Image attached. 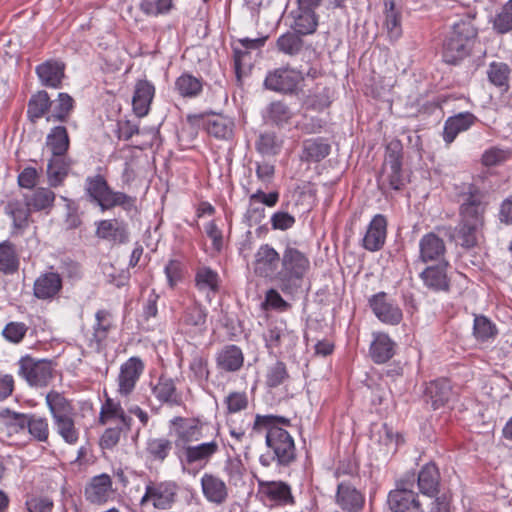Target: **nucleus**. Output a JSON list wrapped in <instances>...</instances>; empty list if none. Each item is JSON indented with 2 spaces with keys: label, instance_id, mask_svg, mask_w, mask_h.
I'll list each match as a JSON object with an SVG mask.
<instances>
[{
  "label": "nucleus",
  "instance_id": "obj_61",
  "mask_svg": "<svg viewBox=\"0 0 512 512\" xmlns=\"http://www.w3.org/2000/svg\"><path fill=\"white\" fill-rule=\"evenodd\" d=\"M509 72L510 70L507 64L493 62L489 65L487 74L492 84L498 87H504L507 86Z\"/></svg>",
  "mask_w": 512,
  "mask_h": 512
},
{
  "label": "nucleus",
  "instance_id": "obj_9",
  "mask_svg": "<svg viewBox=\"0 0 512 512\" xmlns=\"http://www.w3.org/2000/svg\"><path fill=\"white\" fill-rule=\"evenodd\" d=\"M178 485L173 481H149L145 487V493L140 500V505L151 501L156 509H170L176 501Z\"/></svg>",
  "mask_w": 512,
  "mask_h": 512
},
{
  "label": "nucleus",
  "instance_id": "obj_4",
  "mask_svg": "<svg viewBox=\"0 0 512 512\" xmlns=\"http://www.w3.org/2000/svg\"><path fill=\"white\" fill-rule=\"evenodd\" d=\"M85 191L90 201L104 210L121 206L126 210L134 206V199L125 193L113 191L102 175L89 176L85 180Z\"/></svg>",
  "mask_w": 512,
  "mask_h": 512
},
{
  "label": "nucleus",
  "instance_id": "obj_2",
  "mask_svg": "<svg viewBox=\"0 0 512 512\" xmlns=\"http://www.w3.org/2000/svg\"><path fill=\"white\" fill-rule=\"evenodd\" d=\"M465 19H460L452 26V31L443 43V59L448 64H457L469 56L478 31L473 24L476 12L465 9Z\"/></svg>",
  "mask_w": 512,
  "mask_h": 512
},
{
  "label": "nucleus",
  "instance_id": "obj_43",
  "mask_svg": "<svg viewBox=\"0 0 512 512\" xmlns=\"http://www.w3.org/2000/svg\"><path fill=\"white\" fill-rule=\"evenodd\" d=\"M46 404L53 420L74 415V409L70 401L57 391H50L46 395Z\"/></svg>",
  "mask_w": 512,
  "mask_h": 512
},
{
  "label": "nucleus",
  "instance_id": "obj_62",
  "mask_svg": "<svg viewBox=\"0 0 512 512\" xmlns=\"http://www.w3.org/2000/svg\"><path fill=\"white\" fill-rule=\"evenodd\" d=\"M28 327L23 322L12 321L6 324L2 330V336L6 341L18 344L25 337Z\"/></svg>",
  "mask_w": 512,
  "mask_h": 512
},
{
  "label": "nucleus",
  "instance_id": "obj_16",
  "mask_svg": "<svg viewBox=\"0 0 512 512\" xmlns=\"http://www.w3.org/2000/svg\"><path fill=\"white\" fill-rule=\"evenodd\" d=\"M99 421L103 425L114 424L130 430L132 418L125 412L119 401L107 397L102 404Z\"/></svg>",
  "mask_w": 512,
  "mask_h": 512
},
{
  "label": "nucleus",
  "instance_id": "obj_3",
  "mask_svg": "<svg viewBox=\"0 0 512 512\" xmlns=\"http://www.w3.org/2000/svg\"><path fill=\"white\" fill-rule=\"evenodd\" d=\"M310 268L308 255L294 246L287 245L281 255L278 288L286 295L296 294L301 289Z\"/></svg>",
  "mask_w": 512,
  "mask_h": 512
},
{
  "label": "nucleus",
  "instance_id": "obj_41",
  "mask_svg": "<svg viewBox=\"0 0 512 512\" xmlns=\"http://www.w3.org/2000/svg\"><path fill=\"white\" fill-rule=\"evenodd\" d=\"M483 225L476 223H468L460 220L458 228L456 229V240L465 248H472L478 244L482 235Z\"/></svg>",
  "mask_w": 512,
  "mask_h": 512
},
{
  "label": "nucleus",
  "instance_id": "obj_27",
  "mask_svg": "<svg viewBox=\"0 0 512 512\" xmlns=\"http://www.w3.org/2000/svg\"><path fill=\"white\" fill-rule=\"evenodd\" d=\"M154 93L155 88L150 82L141 80L136 83L132 105L138 117H144L148 114Z\"/></svg>",
  "mask_w": 512,
  "mask_h": 512
},
{
  "label": "nucleus",
  "instance_id": "obj_58",
  "mask_svg": "<svg viewBox=\"0 0 512 512\" xmlns=\"http://www.w3.org/2000/svg\"><path fill=\"white\" fill-rule=\"evenodd\" d=\"M494 29L501 33L512 31V0H508L495 16L493 21Z\"/></svg>",
  "mask_w": 512,
  "mask_h": 512
},
{
  "label": "nucleus",
  "instance_id": "obj_29",
  "mask_svg": "<svg viewBox=\"0 0 512 512\" xmlns=\"http://www.w3.org/2000/svg\"><path fill=\"white\" fill-rule=\"evenodd\" d=\"M218 451L219 444L215 439H212L197 445L187 446L184 449V455L188 464L207 463Z\"/></svg>",
  "mask_w": 512,
  "mask_h": 512
},
{
  "label": "nucleus",
  "instance_id": "obj_30",
  "mask_svg": "<svg viewBox=\"0 0 512 512\" xmlns=\"http://www.w3.org/2000/svg\"><path fill=\"white\" fill-rule=\"evenodd\" d=\"M451 396V386L447 379H438L430 382L425 390L426 401L431 403L433 409L443 406Z\"/></svg>",
  "mask_w": 512,
  "mask_h": 512
},
{
  "label": "nucleus",
  "instance_id": "obj_11",
  "mask_svg": "<svg viewBox=\"0 0 512 512\" xmlns=\"http://www.w3.org/2000/svg\"><path fill=\"white\" fill-rule=\"evenodd\" d=\"M302 80L301 72L291 68H278L267 74L264 85L275 92L293 93Z\"/></svg>",
  "mask_w": 512,
  "mask_h": 512
},
{
  "label": "nucleus",
  "instance_id": "obj_19",
  "mask_svg": "<svg viewBox=\"0 0 512 512\" xmlns=\"http://www.w3.org/2000/svg\"><path fill=\"white\" fill-rule=\"evenodd\" d=\"M420 260L424 263L436 261L444 263L446 252L445 243L442 238L434 233L424 235L419 242Z\"/></svg>",
  "mask_w": 512,
  "mask_h": 512
},
{
  "label": "nucleus",
  "instance_id": "obj_52",
  "mask_svg": "<svg viewBox=\"0 0 512 512\" xmlns=\"http://www.w3.org/2000/svg\"><path fill=\"white\" fill-rule=\"evenodd\" d=\"M385 29L391 41H397L402 36V27L399 14L395 11L394 3H387L385 7Z\"/></svg>",
  "mask_w": 512,
  "mask_h": 512
},
{
  "label": "nucleus",
  "instance_id": "obj_8",
  "mask_svg": "<svg viewBox=\"0 0 512 512\" xmlns=\"http://www.w3.org/2000/svg\"><path fill=\"white\" fill-rule=\"evenodd\" d=\"M402 155L399 142H391L387 147V155L382 168L380 182L393 190H401L405 185L402 173Z\"/></svg>",
  "mask_w": 512,
  "mask_h": 512
},
{
  "label": "nucleus",
  "instance_id": "obj_45",
  "mask_svg": "<svg viewBox=\"0 0 512 512\" xmlns=\"http://www.w3.org/2000/svg\"><path fill=\"white\" fill-rule=\"evenodd\" d=\"M293 112L282 101L271 102L265 110L264 119L276 126H283L291 120Z\"/></svg>",
  "mask_w": 512,
  "mask_h": 512
},
{
  "label": "nucleus",
  "instance_id": "obj_10",
  "mask_svg": "<svg viewBox=\"0 0 512 512\" xmlns=\"http://www.w3.org/2000/svg\"><path fill=\"white\" fill-rule=\"evenodd\" d=\"M279 265L281 266V256L272 246L263 244L258 248L253 261L256 275L270 279L278 286Z\"/></svg>",
  "mask_w": 512,
  "mask_h": 512
},
{
  "label": "nucleus",
  "instance_id": "obj_48",
  "mask_svg": "<svg viewBox=\"0 0 512 512\" xmlns=\"http://www.w3.org/2000/svg\"><path fill=\"white\" fill-rule=\"evenodd\" d=\"M196 286L199 291L209 295L216 293L219 288V277L217 272L208 267H201L195 276Z\"/></svg>",
  "mask_w": 512,
  "mask_h": 512
},
{
  "label": "nucleus",
  "instance_id": "obj_35",
  "mask_svg": "<svg viewBox=\"0 0 512 512\" xmlns=\"http://www.w3.org/2000/svg\"><path fill=\"white\" fill-rule=\"evenodd\" d=\"M512 159V149L502 145L486 148L480 157V163L485 168H494L506 164Z\"/></svg>",
  "mask_w": 512,
  "mask_h": 512
},
{
  "label": "nucleus",
  "instance_id": "obj_36",
  "mask_svg": "<svg viewBox=\"0 0 512 512\" xmlns=\"http://www.w3.org/2000/svg\"><path fill=\"white\" fill-rule=\"evenodd\" d=\"M95 320L96 323L93 326L92 337L89 339V346L99 350L112 326L111 315L106 310H98L95 314Z\"/></svg>",
  "mask_w": 512,
  "mask_h": 512
},
{
  "label": "nucleus",
  "instance_id": "obj_44",
  "mask_svg": "<svg viewBox=\"0 0 512 512\" xmlns=\"http://www.w3.org/2000/svg\"><path fill=\"white\" fill-rule=\"evenodd\" d=\"M69 145L68 132L64 126H56L48 133L46 146L52 155H66Z\"/></svg>",
  "mask_w": 512,
  "mask_h": 512
},
{
  "label": "nucleus",
  "instance_id": "obj_28",
  "mask_svg": "<svg viewBox=\"0 0 512 512\" xmlns=\"http://www.w3.org/2000/svg\"><path fill=\"white\" fill-rule=\"evenodd\" d=\"M111 493L112 481L106 474L94 477L85 489L87 500L95 504L106 502Z\"/></svg>",
  "mask_w": 512,
  "mask_h": 512
},
{
  "label": "nucleus",
  "instance_id": "obj_6",
  "mask_svg": "<svg viewBox=\"0 0 512 512\" xmlns=\"http://www.w3.org/2000/svg\"><path fill=\"white\" fill-rule=\"evenodd\" d=\"M208 426L197 419L174 417L170 420L171 434L175 436L176 447L186 449L193 442L205 438L204 431Z\"/></svg>",
  "mask_w": 512,
  "mask_h": 512
},
{
  "label": "nucleus",
  "instance_id": "obj_54",
  "mask_svg": "<svg viewBox=\"0 0 512 512\" xmlns=\"http://www.w3.org/2000/svg\"><path fill=\"white\" fill-rule=\"evenodd\" d=\"M497 334L496 326L485 316H475L473 335L478 341L485 342Z\"/></svg>",
  "mask_w": 512,
  "mask_h": 512
},
{
  "label": "nucleus",
  "instance_id": "obj_49",
  "mask_svg": "<svg viewBox=\"0 0 512 512\" xmlns=\"http://www.w3.org/2000/svg\"><path fill=\"white\" fill-rule=\"evenodd\" d=\"M28 415L16 413L10 410L2 415L1 424L4 426L8 435L18 434L26 430Z\"/></svg>",
  "mask_w": 512,
  "mask_h": 512
},
{
  "label": "nucleus",
  "instance_id": "obj_1",
  "mask_svg": "<svg viewBox=\"0 0 512 512\" xmlns=\"http://www.w3.org/2000/svg\"><path fill=\"white\" fill-rule=\"evenodd\" d=\"M289 425V420L273 415H256L253 429L266 430V444L272 451V459L278 465L287 466L296 458L294 439L282 426Z\"/></svg>",
  "mask_w": 512,
  "mask_h": 512
},
{
  "label": "nucleus",
  "instance_id": "obj_23",
  "mask_svg": "<svg viewBox=\"0 0 512 512\" xmlns=\"http://www.w3.org/2000/svg\"><path fill=\"white\" fill-rule=\"evenodd\" d=\"M476 121L477 117L470 112H461L449 117L444 124V141L451 144L459 133L467 131Z\"/></svg>",
  "mask_w": 512,
  "mask_h": 512
},
{
  "label": "nucleus",
  "instance_id": "obj_7",
  "mask_svg": "<svg viewBox=\"0 0 512 512\" xmlns=\"http://www.w3.org/2000/svg\"><path fill=\"white\" fill-rule=\"evenodd\" d=\"M18 374L30 386L45 387L53 378V367L50 361L35 359L30 356L22 357L18 362Z\"/></svg>",
  "mask_w": 512,
  "mask_h": 512
},
{
  "label": "nucleus",
  "instance_id": "obj_63",
  "mask_svg": "<svg viewBox=\"0 0 512 512\" xmlns=\"http://www.w3.org/2000/svg\"><path fill=\"white\" fill-rule=\"evenodd\" d=\"M282 146V141L274 133L261 134L257 141V149L262 154L276 155Z\"/></svg>",
  "mask_w": 512,
  "mask_h": 512
},
{
  "label": "nucleus",
  "instance_id": "obj_22",
  "mask_svg": "<svg viewBox=\"0 0 512 512\" xmlns=\"http://www.w3.org/2000/svg\"><path fill=\"white\" fill-rule=\"evenodd\" d=\"M41 84L49 88H59L65 77V64L57 60H47L36 67Z\"/></svg>",
  "mask_w": 512,
  "mask_h": 512
},
{
  "label": "nucleus",
  "instance_id": "obj_57",
  "mask_svg": "<svg viewBox=\"0 0 512 512\" xmlns=\"http://www.w3.org/2000/svg\"><path fill=\"white\" fill-rule=\"evenodd\" d=\"M174 7L173 0H141L140 9L148 16L169 13Z\"/></svg>",
  "mask_w": 512,
  "mask_h": 512
},
{
  "label": "nucleus",
  "instance_id": "obj_33",
  "mask_svg": "<svg viewBox=\"0 0 512 512\" xmlns=\"http://www.w3.org/2000/svg\"><path fill=\"white\" fill-rule=\"evenodd\" d=\"M440 475L437 467L426 464L418 474V487L422 494L433 497L438 493Z\"/></svg>",
  "mask_w": 512,
  "mask_h": 512
},
{
  "label": "nucleus",
  "instance_id": "obj_59",
  "mask_svg": "<svg viewBox=\"0 0 512 512\" xmlns=\"http://www.w3.org/2000/svg\"><path fill=\"white\" fill-rule=\"evenodd\" d=\"M300 34L286 33L281 35L277 40L278 49L288 55H296L300 52L303 42L299 37Z\"/></svg>",
  "mask_w": 512,
  "mask_h": 512
},
{
  "label": "nucleus",
  "instance_id": "obj_55",
  "mask_svg": "<svg viewBox=\"0 0 512 512\" xmlns=\"http://www.w3.org/2000/svg\"><path fill=\"white\" fill-rule=\"evenodd\" d=\"M245 471L246 469L243 463L237 458L227 460L224 466V472L228 478L229 484L235 487H240L245 484Z\"/></svg>",
  "mask_w": 512,
  "mask_h": 512
},
{
  "label": "nucleus",
  "instance_id": "obj_64",
  "mask_svg": "<svg viewBox=\"0 0 512 512\" xmlns=\"http://www.w3.org/2000/svg\"><path fill=\"white\" fill-rule=\"evenodd\" d=\"M206 129L216 138H228L232 134V124L223 117H217L207 121Z\"/></svg>",
  "mask_w": 512,
  "mask_h": 512
},
{
  "label": "nucleus",
  "instance_id": "obj_50",
  "mask_svg": "<svg viewBox=\"0 0 512 512\" xmlns=\"http://www.w3.org/2000/svg\"><path fill=\"white\" fill-rule=\"evenodd\" d=\"M54 427L60 437L68 444H75L79 439V431L75 426L73 415L53 420Z\"/></svg>",
  "mask_w": 512,
  "mask_h": 512
},
{
  "label": "nucleus",
  "instance_id": "obj_31",
  "mask_svg": "<svg viewBox=\"0 0 512 512\" xmlns=\"http://www.w3.org/2000/svg\"><path fill=\"white\" fill-rule=\"evenodd\" d=\"M447 263H438L436 266L427 267L421 274L420 277L426 287L434 291L447 290L449 287L448 279L446 275Z\"/></svg>",
  "mask_w": 512,
  "mask_h": 512
},
{
  "label": "nucleus",
  "instance_id": "obj_46",
  "mask_svg": "<svg viewBox=\"0 0 512 512\" xmlns=\"http://www.w3.org/2000/svg\"><path fill=\"white\" fill-rule=\"evenodd\" d=\"M52 101L46 91H39L34 94L29 102L27 115L32 122H36L38 119L43 117L45 114L48 115Z\"/></svg>",
  "mask_w": 512,
  "mask_h": 512
},
{
  "label": "nucleus",
  "instance_id": "obj_26",
  "mask_svg": "<svg viewBox=\"0 0 512 512\" xmlns=\"http://www.w3.org/2000/svg\"><path fill=\"white\" fill-rule=\"evenodd\" d=\"M96 236L114 243H125L128 241L127 226L117 219L101 220L97 223Z\"/></svg>",
  "mask_w": 512,
  "mask_h": 512
},
{
  "label": "nucleus",
  "instance_id": "obj_53",
  "mask_svg": "<svg viewBox=\"0 0 512 512\" xmlns=\"http://www.w3.org/2000/svg\"><path fill=\"white\" fill-rule=\"evenodd\" d=\"M330 146L321 139H310L304 142V157L306 160L318 162L325 158Z\"/></svg>",
  "mask_w": 512,
  "mask_h": 512
},
{
  "label": "nucleus",
  "instance_id": "obj_20",
  "mask_svg": "<svg viewBox=\"0 0 512 512\" xmlns=\"http://www.w3.org/2000/svg\"><path fill=\"white\" fill-rule=\"evenodd\" d=\"M387 220L382 214L373 217L363 238V246L369 251H378L385 243Z\"/></svg>",
  "mask_w": 512,
  "mask_h": 512
},
{
  "label": "nucleus",
  "instance_id": "obj_15",
  "mask_svg": "<svg viewBox=\"0 0 512 512\" xmlns=\"http://www.w3.org/2000/svg\"><path fill=\"white\" fill-rule=\"evenodd\" d=\"M369 303L373 313L381 322L389 325H397L401 322L403 316L401 309L388 299L386 293L380 292L374 295Z\"/></svg>",
  "mask_w": 512,
  "mask_h": 512
},
{
  "label": "nucleus",
  "instance_id": "obj_12",
  "mask_svg": "<svg viewBox=\"0 0 512 512\" xmlns=\"http://www.w3.org/2000/svg\"><path fill=\"white\" fill-rule=\"evenodd\" d=\"M388 504L392 512H423L417 494L409 489L407 481H400L389 493Z\"/></svg>",
  "mask_w": 512,
  "mask_h": 512
},
{
  "label": "nucleus",
  "instance_id": "obj_39",
  "mask_svg": "<svg viewBox=\"0 0 512 512\" xmlns=\"http://www.w3.org/2000/svg\"><path fill=\"white\" fill-rule=\"evenodd\" d=\"M24 199L32 210L48 213L54 205L55 193L49 188L39 187L31 194H26Z\"/></svg>",
  "mask_w": 512,
  "mask_h": 512
},
{
  "label": "nucleus",
  "instance_id": "obj_18",
  "mask_svg": "<svg viewBox=\"0 0 512 512\" xmlns=\"http://www.w3.org/2000/svg\"><path fill=\"white\" fill-rule=\"evenodd\" d=\"M335 501L346 512H359L364 505V496L350 483L341 482L337 486Z\"/></svg>",
  "mask_w": 512,
  "mask_h": 512
},
{
  "label": "nucleus",
  "instance_id": "obj_34",
  "mask_svg": "<svg viewBox=\"0 0 512 512\" xmlns=\"http://www.w3.org/2000/svg\"><path fill=\"white\" fill-rule=\"evenodd\" d=\"M293 22L291 28L300 35H308L315 32L318 25V17L315 12H308L296 8L291 11Z\"/></svg>",
  "mask_w": 512,
  "mask_h": 512
},
{
  "label": "nucleus",
  "instance_id": "obj_60",
  "mask_svg": "<svg viewBox=\"0 0 512 512\" xmlns=\"http://www.w3.org/2000/svg\"><path fill=\"white\" fill-rule=\"evenodd\" d=\"M288 378V372L286 365L281 361H276L270 365L267 369L266 384L267 386L274 388L284 383Z\"/></svg>",
  "mask_w": 512,
  "mask_h": 512
},
{
  "label": "nucleus",
  "instance_id": "obj_32",
  "mask_svg": "<svg viewBox=\"0 0 512 512\" xmlns=\"http://www.w3.org/2000/svg\"><path fill=\"white\" fill-rule=\"evenodd\" d=\"M261 492L271 501L278 504H293V496L290 487L284 482L259 481Z\"/></svg>",
  "mask_w": 512,
  "mask_h": 512
},
{
  "label": "nucleus",
  "instance_id": "obj_47",
  "mask_svg": "<svg viewBox=\"0 0 512 512\" xmlns=\"http://www.w3.org/2000/svg\"><path fill=\"white\" fill-rule=\"evenodd\" d=\"M19 264L15 246L7 241L0 243V271L6 275L13 274L18 271Z\"/></svg>",
  "mask_w": 512,
  "mask_h": 512
},
{
  "label": "nucleus",
  "instance_id": "obj_5",
  "mask_svg": "<svg viewBox=\"0 0 512 512\" xmlns=\"http://www.w3.org/2000/svg\"><path fill=\"white\" fill-rule=\"evenodd\" d=\"M460 220L484 226L488 206L487 193L476 184L463 185L458 194Z\"/></svg>",
  "mask_w": 512,
  "mask_h": 512
},
{
  "label": "nucleus",
  "instance_id": "obj_17",
  "mask_svg": "<svg viewBox=\"0 0 512 512\" xmlns=\"http://www.w3.org/2000/svg\"><path fill=\"white\" fill-rule=\"evenodd\" d=\"M201 489L205 499L215 505H222L228 499V487L218 476L204 473L201 477Z\"/></svg>",
  "mask_w": 512,
  "mask_h": 512
},
{
  "label": "nucleus",
  "instance_id": "obj_25",
  "mask_svg": "<svg viewBox=\"0 0 512 512\" xmlns=\"http://www.w3.org/2000/svg\"><path fill=\"white\" fill-rule=\"evenodd\" d=\"M369 353L375 363H385L390 360L395 353V342L386 333H373Z\"/></svg>",
  "mask_w": 512,
  "mask_h": 512
},
{
  "label": "nucleus",
  "instance_id": "obj_13",
  "mask_svg": "<svg viewBox=\"0 0 512 512\" xmlns=\"http://www.w3.org/2000/svg\"><path fill=\"white\" fill-rule=\"evenodd\" d=\"M207 310L195 302L185 308L180 320V327L191 337L203 335L207 330Z\"/></svg>",
  "mask_w": 512,
  "mask_h": 512
},
{
  "label": "nucleus",
  "instance_id": "obj_14",
  "mask_svg": "<svg viewBox=\"0 0 512 512\" xmlns=\"http://www.w3.org/2000/svg\"><path fill=\"white\" fill-rule=\"evenodd\" d=\"M144 371V363L138 357H131L120 367L118 375V392L128 396L134 390L136 383Z\"/></svg>",
  "mask_w": 512,
  "mask_h": 512
},
{
  "label": "nucleus",
  "instance_id": "obj_42",
  "mask_svg": "<svg viewBox=\"0 0 512 512\" xmlns=\"http://www.w3.org/2000/svg\"><path fill=\"white\" fill-rule=\"evenodd\" d=\"M73 98L67 93H59L58 98L52 101L50 111L46 116L48 122H64L73 109Z\"/></svg>",
  "mask_w": 512,
  "mask_h": 512
},
{
  "label": "nucleus",
  "instance_id": "obj_24",
  "mask_svg": "<svg viewBox=\"0 0 512 512\" xmlns=\"http://www.w3.org/2000/svg\"><path fill=\"white\" fill-rule=\"evenodd\" d=\"M73 162L67 155H52L48 161L46 174L50 187L62 185L68 176Z\"/></svg>",
  "mask_w": 512,
  "mask_h": 512
},
{
  "label": "nucleus",
  "instance_id": "obj_40",
  "mask_svg": "<svg viewBox=\"0 0 512 512\" xmlns=\"http://www.w3.org/2000/svg\"><path fill=\"white\" fill-rule=\"evenodd\" d=\"M31 210L26 201L11 200L5 206V212L12 218L13 227L19 231L28 227Z\"/></svg>",
  "mask_w": 512,
  "mask_h": 512
},
{
  "label": "nucleus",
  "instance_id": "obj_37",
  "mask_svg": "<svg viewBox=\"0 0 512 512\" xmlns=\"http://www.w3.org/2000/svg\"><path fill=\"white\" fill-rule=\"evenodd\" d=\"M152 393L161 403L169 405H180L181 396L177 392L174 381L171 378L161 376L152 388Z\"/></svg>",
  "mask_w": 512,
  "mask_h": 512
},
{
  "label": "nucleus",
  "instance_id": "obj_51",
  "mask_svg": "<svg viewBox=\"0 0 512 512\" xmlns=\"http://www.w3.org/2000/svg\"><path fill=\"white\" fill-rule=\"evenodd\" d=\"M175 89L183 97H196L202 91V82L190 74H182L175 82Z\"/></svg>",
  "mask_w": 512,
  "mask_h": 512
},
{
  "label": "nucleus",
  "instance_id": "obj_21",
  "mask_svg": "<svg viewBox=\"0 0 512 512\" xmlns=\"http://www.w3.org/2000/svg\"><path fill=\"white\" fill-rule=\"evenodd\" d=\"M62 289V278L56 272L41 274L34 282V296L40 300L54 298Z\"/></svg>",
  "mask_w": 512,
  "mask_h": 512
},
{
  "label": "nucleus",
  "instance_id": "obj_56",
  "mask_svg": "<svg viewBox=\"0 0 512 512\" xmlns=\"http://www.w3.org/2000/svg\"><path fill=\"white\" fill-rule=\"evenodd\" d=\"M26 428L29 434L40 442H45L49 436V425L47 419L36 415H28Z\"/></svg>",
  "mask_w": 512,
  "mask_h": 512
},
{
  "label": "nucleus",
  "instance_id": "obj_38",
  "mask_svg": "<svg viewBox=\"0 0 512 512\" xmlns=\"http://www.w3.org/2000/svg\"><path fill=\"white\" fill-rule=\"evenodd\" d=\"M244 361V356L239 347L236 345H228L224 347L217 356V365L229 372L239 370Z\"/></svg>",
  "mask_w": 512,
  "mask_h": 512
}]
</instances>
